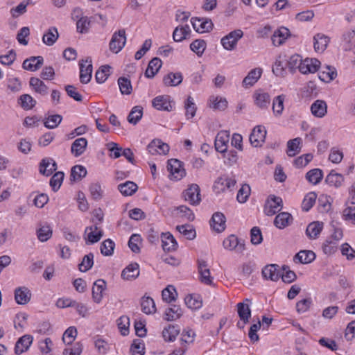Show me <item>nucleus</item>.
<instances>
[{"mask_svg":"<svg viewBox=\"0 0 355 355\" xmlns=\"http://www.w3.org/2000/svg\"><path fill=\"white\" fill-rule=\"evenodd\" d=\"M126 35L125 29H121L114 33L109 44L110 49L114 53L120 52L125 46Z\"/></svg>","mask_w":355,"mask_h":355,"instance_id":"f257e3e1","label":"nucleus"},{"mask_svg":"<svg viewBox=\"0 0 355 355\" xmlns=\"http://www.w3.org/2000/svg\"><path fill=\"white\" fill-rule=\"evenodd\" d=\"M167 169L170 173V179L179 180L186 175L182 162L177 159H171L168 161Z\"/></svg>","mask_w":355,"mask_h":355,"instance_id":"f03ea898","label":"nucleus"},{"mask_svg":"<svg viewBox=\"0 0 355 355\" xmlns=\"http://www.w3.org/2000/svg\"><path fill=\"white\" fill-rule=\"evenodd\" d=\"M267 131L264 126H255L249 137L250 144L255 148L261 147L265 142Z\"/></svg>","mask_w":355,"mask_h":355,"instance_id":"7ed1b4c3","label":"nucleus"},{"mask_svg":"<svg viewBox=\"0 0 355 355\" xmlns=\"http://www.w3.org/2000/svg\"><path fill=\"white\" fill-rule=\"evenodd\" d=\"M243 33L241 29L231 31L228 35L221 39V44L228 51L235 49L238 41L243 37Z\"/></svg>","mask_w":355,"mask_h":355,"instance_id":"20e7f679","label":"nucleus"},{"mask_svg":"<svg viewBox=\"0 0 355 355\" xmlns=\"http://www.w3.org/2000/svg\"><path fill=\"white\" fill-rule=\"evenodd\" d=\"M80 81L83 84H87L90 82L92 73V59L87 58L80 61Z\"/></svg>","mask_w":355,"mask_h":355,"instance_id":"39448f33","label":"nucleus"},{"mask_svg":"<svg viewBox=\"0 0 355 355\" xmlns=\"http://www.w3.org/2000/svg\"><path fill=\"white\" fill-rule=\"evenodd\" d=\"M200 187L196 184H191L183 193L184 200L189 201L191 205H198L201 201Z\"/></svg>","mask_w":355,"mask_h":355,"instance_id":"423d86ee","label":"nucleus"},{"mask_svg":"<svg viewBox=\"0 0 355 355\" xmlns=\"http://www.w3.org/2000/svg\"><path fill=\"white\" fill-rule=\"evenodd\" d=\"M283 207V201L280 197L270 196L267 200L265 213L267 216H273L279 211Z\"/></svg>","mask_w":355,"mask_h":355,"instance_id":"0eeeda50","label":"nucleus"},{"mask_svg":"<svg viewBox=\"0 0 355 355\" xmlns=\"http://www.w3.org/2000/svg\"><path fill=\"white\" fill-rule=\"evenodd\" d=\"M320 65V62L316 58H306L305 60H301L299 71L304 74L308 73L316 72Z\"/></svg>","mask_w":355,"mask_h":355,"instance_id":"6e6552de","label":"nucleus"},{"mask_svg":"<svg viewBox=\"0 0 355 355\" xmlns=\"http://www.w3.org/2000/svg\"><path fill=\"white\" fill-rule=\"evenodd\" d=\"M236 307L238 315L241 321L243 322L242 326H240V322H237L236 326L240 329H243L245 325L249 322V320L251 318L250 305L245 302H239L237 304Z\"/></svg>","mask_w":355,"mask_h":355,"instance_id":"1a4fd4ad","label":"nucleus"},{"mask_svg":"<svg viewBox=\"0 0 355 355\" xmlns=\"http://www.w3.org/2000/svg\"><path fill=\"white\" fill-rule=\"evenodd\" d=\"M223 245L225 249L228 250H236L239 252H242L245 250V244L243 241L241 242L234 234H231L227 237L223 241Z\"/></svg>","mask_w":355,"mask_h":355,"instance_id":"9d476101","label":"nucleus"},{"mask_svg":"<svg viewBox=\"0 0 355 355\" xmlns=\"http://www.w3.org/2000/svg\"><path fill=\"white\" fill-rule=\"evenodd\" d=\"M191 23L193 29L198 33L209 32L213 28V23L211 19L192 17Z\"/></svg>","mask_w":355,"mask_h":355,"instance_id":"9b49d317","label":"nucleus"},{"mask_svg":"<svg viewBox=\"0 0 355 355\" xmlns=\"http://www.w3.org/2000/svg\"><path fill=\"white\" fill-rule=\"evenodd\" d=\"M210 226L216 232L220 233L225 230L226 218L221 212H216L210 220Z\"/></svg>","mask_w":355,"mask_h":355,"instance_id":"f8f14e48","label":"nucleus"},{"mask_svg":"<svg viewBox=\"0 0 355 355\" xmlns=\"http://www.w3.org/2000/svg\"><path fill=\"white\" fill-rule=\"evenodd\" d=\"M198 272L201 282L207 285L212 284V277L210 275V270L207 268V261L202 259L198 260Z\"/></svg>","mask_w":355,"mask_h":355,"instance_id":"ddd939ff","label":"nucleus"},{"mask_svg":"<svg viewBox=\"0 0 355 355\" xmlns=\"http://www.w3.org/2000/svg\"><path fill=\"white\" fill-rule=\"evenodd\" d=\"M170 98V96L167 95L158 96L153 100L152 105L158 110L171 111L172 105Z\"/></svg>","mask_w":355,"mask_h":355,"instance_id":"4468645a","label":"nucleus"},{"mask_svg":"<svg viewBox=\"0 0 355 355\" xmlns=\"http://www.w3.org/2000/svg\"><path fill=\"white\" fill-rule=\"evenodd\" d=\"M57 169V164L52 158H44L40 163V173L50 176Z\"/></svg>","mask_w":355,"mask_h":355,"instance_id":"2eb2a0df","label":"nucleus"},{"mask_svg":"<svg viewBox=\"0 0 355 355\" xmlns=\"http://www.w3.org/2000/svg\"><path fill=\"white\" fill-rule=\"evenodd\" d=\"M31 298V291L25 286L18 287L15 290V300L18 304H26Z\"/></svg>","mask_w":355,"mask_h":355,"instance_id":"dca6fc26","label":"nucleus"},{"mask_svg":"<svg viewBox=\"0 0 355 355\" xmlns=\"http://www.w3.org/2000/svg\"><path fill=\"white\" fill-rule=\"evenodd\" d=\"M106 288V282L98 279L94 282L92 287V298L94 302L100 303L103 298V292Z\"/></svg>","mask_w":355,"mask_h":355,"instance_id":"f3484780","label":"nucleus"},{"mask_svg":"<svg viewBox=\"0 0 355 355\" xmlns=\"http://www.w3.org/2000/svg\"><path fill=\"white\" fill-rule=\"evenodd\" d=\"M262 275L266 279H270L274 282L277 281L281 276L279 266L277 264H269L266 266L262 270Z\"/></svg>","mask_w":355,"mask_h":355,"instance_id":"a211bd4d","label":"nucleus"},{"mask_svg":"<svg viewBox=\"0 0 355 355\" xmlns=\"http://www.w3.org/2000/svg\"><path fill=\"white\" fill-rule=\"evenodd\" d=\"M87 140L84 137L76 139L71 144V153L76 157H80L82 155L87 147Z\"/></svg>","mask_w":355,"mask_h":355,"instance_id":"6ab92c4d","label":"nucleus"},{"mask_svg":"<svg viewBox=\"0 0 355 355\" xmlns=\"http://www.w3.org/2000/svg\"><path fill=\"white\" fill-rule=\"evenodd\" d=\"M43 62V57L32 56L23 62L22 67L26 70L35 71L42 66Z\"/></svg>","mask_w":355,"mask_h":355,"instance_id":"aec40b11","label":"nucleus"},{"mask_svg":"<svg viewBox=\"0 0 355 355\" xmlns=\"http://www.w3.org/2000/svg\"><path fill=\"white\" fill-rule=\"evenodd\" d=\"M162 246L164 251H174L178 248V243L174 236L170 232L162 233Z\"/></svg>","mask_w":355,"mask_h":355,"instance_id":"412c9836","label":"nucleus"},{"mask_svg":"<svg viewBox=\"0 0 355 355\" xmlns=\"http://www.w3.org/2000/svg\"><path fill=\"white\" fill-rule=\"evenodd\" d=\"M33 339L31 335H24L19 338L15 344V353L19 355L27 351L32 344Z\"/></svg>","mask_w":355,"mask_h":355,"instance_id":"4be33fe9","label":"nucleus"},{"mask_svg":"<svg viewBox=\"0 0 355 355\" xmlns=\"http://www.w3.org/2000/svg\"><path fill=\"white\" fill-rule=\"evenodd\" d=\"M236 183L235 179L223 176L217 178L214 182V187L218 191H223L225 189H232L234 187Z\"/></svg>","mask_w":355,"mask_h":355,"instance_id":"5701e85b","label":"nucleus"},{"mask_svg":"<svg viewBox=\"0 0 355 355\" xmlns=\"http://www.w3.org/2000/svg\"><path fill=\"white\" fill-rule=\"evenodd\" d=\"M261 74L262 69L261 68L252 69L243 80V86L245 87H252L261 78Z\"/></svg>","mask_w":355,"mask_h":355,"instance_id":"b1692460","label":"nucleus"},{"mask_svg":"<svg viewBox=\"0 0 355 355\" xmlns=\"http://www.w3.org/2000/svg\"><path fill=\"white\" fill-rule=\"evenodd\" d=\"M290 35V31L286 27L275 31L271 37V40L274 46H279L284 43L288 36Z\"/></svg>","mask_w":355,"mask_h":355,"instance_id":"393cba45","label":"nucleus"},{"mask_svg":"<svg viewBox=\"0 0 355 355\" xmlns=\"http://www.w3.org/2000/svg\"><path fill=\"white\" fill-rule=\"evenodd\" d=\"M228 142V135L223 132L218 133L214 142L216 150L221 153H225L227 149Z\"/></svg>","mask_w":355,"mask_h":355,"instance_id":"a878e982","label":"nucleus"},{"mask_svg":"<svg viewBox=\"0 0 355 355\" xmlns=\"http://www.w3.org/2000/svg\"><path fill=\"white\" fill-rule=\"evenodd\" d=\"M324 223L320 221H313L309 224L306 230V234L310 239L318 237L323 229Z\"/></svg>","mask_w":355,"mask_h":355,"instance_id":"bb28decb","label":"nucleus"},{"mask_svg":"<svg viewBox=\"0 0 355 355\" xmlns=\"http://www.w3.org/2000/svg\"><path fill=\"white\" fill-rule=\"evenodd\" d=\"M139 275V266L137 263H132L125 267L122 272L121 277L123 279H135Z\"/></svg>","mask_w":355,"mask_h":355,"instance_id":"cd10ccee","label":"nucleus"},{"mask_svg":"<svg viewBox=\"0 0 355 355\" xmlns=\"http://www.w3.org/2000/svg\"><path fill=\"white\" fill-rule=\"evenodd\" d=\"M293 216L288 212L278 214L274 220V225L279 229H284L288 226L293 221Z\"/></svg>","mask_w":355,"mask_h":355,"instance_id":"c85d7f7f","label":"nucleus"},{"mask_svg":"<svg viewBox=\"0 0 355 355\" xmlns=\"http://www.w3.org/2000/svg\"><path fill=\"white\" fill-rule=\"evenodd\" d=\"M329 37L327 35L318 33L313 37V47L316 52H323L329 42Z\"/></svg>","mask_w":355,"mask_h":355,"instance_id":"c756f323","label":"nucleus"},{"mask_svg":"<svg viewBox=\"0 0 355 355\" xmlns=\"http://www.w3.org/2000/svg\"><path fill=\"white\" fill-rule=\"evenodd\" d=\"M315 257V254L311 250H301L295 255L293 261L302 264H307L314 261Z\"/></svg>","mask_w":355,"mask_h":355,"instance_id":"7c9ffc66","label":"nucleus"},{"mask_svg":"<svg viewBox=\"0 0 355 355\" xmlns=\"http://www.w3.org/2000/svg\"><path fill=\"white\" fill-rule=\"evenodd\" d=\"M311 113L316 117L324 116L327 112V105L322 100H316L311 106Z\"/></svg>","mask_w":355,"mask_h":355,"instance_id":"2f4dec72","label":"nucleus"},{"mask_svg":"<svg viewBox=\"0 0 355 355\" xmlns=\"http://www.w3.org/2000/svg\"><path fill=\"white\" fill-rule=\"evenodd\" d=\"M191 29L189 25L177 26L173 33V39L175 42H180L186 40L190 35Z\"/></svg>","mask_w":355,"mask_h":355,"instance_id":"473e14b6","label":"nucleus"},{"mask_svg":"<svg viewBox=\"0 0 355 355\" xmlns=\"http://www.w3.org/2000/svg\"><path fill=\"white\" fill-rule=\"evenodd\" d=\"M302 139L300 137H296L293 139H290L287 142L286 153L289 157L295 156L301 151V144Z\"/></svg>","mask_w":355,"mask_h":355,"instance_id":"72a5a7b5","label":"nucleus"},{"mask_svg":"<svg viewBox=\"0 0 355 355\" xmlns=\"http://www.w3.org/2000/svg\"><path fill=\"white\" fill-rule=\"evenodd\" d=\"M29 85L36 93L40 95L45 96L48 94V87L38 78H31Z\"/></svg>","mask_w":355,"mask_h":355,"instance_id":"f704fd0d","label":"nucleus"},{"mask_svg":"<svg viewBox=\"0 0 355 355\" xmlns=\"http://www.w3.org/2000/svg\"><path fill=\"white\" fill-rule=\"evenodd\" d=\"M162 64V60L159 58H153L148 63V67L145 71V76L148 78H153L159 71Z\"/></svg>","mask_w":355,"mask_h":355,"instance_id":"c9c22d12","label":"nucleus"},{"mask_svg":"<svg viewBox=\"0 0 355 355\" xmlns=\"http://www.w3.org/2000/svg\"><path fill=\"white\" fill-rule=\"evenodd\" d=\"M182 75L180 72L168 73L163 78L164 84L167 87H175L182 82Z\"/></svg>","mask_w":355,"mask_h":355,"instance_id":"e433bc0d","label":"nucleus"},{"mask_svg":"<svg viewBox=\"0 0 355 355\" xmlns=\"http://www.w3.org/2000/svg\"><path fill=\"white\" fill-rule=\"evenodd\" d=\"M254 103L261 109L267 108L270 103V95L268 93L257 92L254 94Z\"/></svg>","mask_w":355,"mask_h":355,"instance_id":"4c0bfd02","label":"nucleus"},{"mask_svg":"<svg viewBox=\"0 0 355 355\" xmlns=\"http://www.w3.org/2000/svg\"><path fill=\"white\" fill-rule=\"evenodd\" d=\"M183 314V311L180 306L172 305L166 309L164 319L167 321H173L179 319Z\"/></svg>","mask_w":355,"mask_h":355,"instance_id":"58836bf2","label":"nucleus"},{"mask_svg":"<svg viewBox=\"0 0 355 355\" xmlns=\"http://www.w3.org/2000/svg\"><path fill=\"white\" fill-rule=\"evenodd\" d=\"M59 37V33L57 28L54 26L50 27L42 37L43 42L48 45H53Z\"/></svg>","mask_w":355,"mask_h":355,"instance_id":"ea45409f","label":"nucleus"},{"mask_svg":"<svg viewBox=\"0 0 355 355\" xmlns=\"http://www.w3.org/2000/svg\"><path fill=\"white\" fill-rule=\"evenodd\" d=\"M180 331V329L178 325L169 324L163 329L162 336L164 340L172 342L175 340Z\"/></svg>","mask_w":355,"mask_h":355,"instance_id":"a19ab883","label":"nucleus"},{"mask_svg":"<svg viewBox=\"0 0 355 355\" xmlns=\"http://www.w3.org/2000/svg\"><path fill=\"white\" fill-rule=\"evenodd\" d=\"M287 67L286 64V56L279 55L278 58L276 60L275 63L272 67V72L279 76H284L286 73L285 69Z\"/></svg>","mask_w":355,"mask_h":355,"instance_id":"79ce46f5","label":"nucleus"},{"mask_svg":"<svg viewBox=\"0 0 355 355\" xmlns=\"http://www.w3.org/2000/svg\"><path fill=\"white\" fill-rule=\"evenodd\" d=\"M118 189L123 196H132L137 191L138 186L132 181H126L124 183L119 184Z\"/></svg>","mask_w":355,"mask_h":355,"instance_id":"37998d69","label":"nucleus"},{"mask_svg":"<svg viewBox=\"0 0 355 355\" xmlns=\"http://www.w3.org/2000/svg\"><path fill=\"white\" fill-rule=\"evenodd\" d=\"M337 76V71L334 67L327 66L326 70L320 71L318 77L320 80L324 83H329L334 80Z\"/></svg>","mask_w":355,"mask_h":355,"instance_id":"c03bdc74","label":"nucleus"},{"mask_svg":"<svg viewBox=\"0 0 355 355\" xmlns=\"http://www.w3.org/2000/svg\"><path fill=\"white\" fill-rule=\"evenodd\" d=\"M141 306L142 311L146 314H152L156 311L155 302L153 298L150 297H142Z\"/></svg>","mask_w":355,"mask_h":355,"instance_id":"a18cd8bd","label":"nucleus"},{"mask_svg":"<svg viewBox=\"0 0 355 355\" xmlns=\"http://www.w3.org/2000/svg\"><path fill=\"white\" fill-rule=\"evenodd\" d=\"M323 178L322 171L320 168H314L308 171L306 174V179L313 184H318Z\"/></svg>","mask_w":355,"mask_h":355,"instance_id":"49530a36","label":"nucleus"},{"mask_svg":"<svg viewBox=\"0 0 355 355\" xmlns=\"http://www.w3.org/2000/svg\"><path fill=\"white\" fill-rule=\"evenodd\" d=\"M343 180V176L340 173H335L334 171H331L325 178V182L327 184L330 186H334L335 187L341 186Z\"/></svg>","mask_w":355,"mask_h":355,"instance_id":"de8ad7c7","label":"nucleus"},{"mask_svg":"<svg viewBox=\"0 0 355 355\" xmlns=\"http://www.w3.org/2000/svg\"><path fill=\"white\" fill-rule=\"evenodd\" d=\"M143 107L141 106H135L131 110L128 116V121L130 123L136 125L142 118Z\"/></svg>","mask_w":355,"mask_h":355,"instance_id":"09e8293b","label":"nucleus"},{"mask_svg":"<svg viewBox=\"0 0 355 355\" xmlns=\"http://www.w3.org/2000/svg\"><path fill=\"white\" fill-rule=\"evenodd\" d=\"M94 265V254L92 252L85 255L80 263L78 264V269L80 272H85L90 270Z\"/></svg>","mask_w":355,"mask_h":355,"instance_id":"8fccbe9b","label":"nucleus"},{"mask_svg":"<svg viewBox=\"0 0 355 355\" xmlns=\"http://www.w3.org/2000/svg\"><path fill=\"white\" fill-rule=\"evenodd\" d=\"M87 175L86 168L81 165H76L71 170L70 180L71 181L80 180Z\"/></svg>","mask_w":355,"mask_h":355,"instance_id":"3c124183","label":"nucleus"},{"mask_svg":"<svg viewBox=\"0 0 355 355\" xmlns=\"http://www.w3.org/2000/svg\"><path fill=\"white\" fill-rule=\"evenodd\" d=\"M184 302L188 308L191 309H198L202 306V301L199 296L189 295Z\"/></svg>","mask_w":355,"mask_h":355,"instance_id":"603ef678","label":"nucleus"},{"mask_svg":"<svg viewBox=\"0 0 355 355\" xmlns=\"http://www.w3.org/2000/svg\"><path fill=\"white\" fill-rule=\"evenodd\" d=\"M111 67L109 65H103L96 72L95 78L98 83H104L111 73Z\"/></svg>","mask_w":355,"mask_h":355,"instance_id":"864d4df0","label":"nucleus"},{"mask_svg":"<svg viewBox=\"0 0 355 355\" xmlns=\"http://www.w3.org/2000/svg\"><path fill=\"white\" fill-rule=\"evenodd\" d=\"M19 101L21 107L26 110H31L36 105V101L29 94H22Z\"/></svg>","mask_w":355,"mask_h":355,"instance_id":"5fc2aeb1","label":"nucleus"},{"mask_svg":"<svg viewBox=\"0 0 355 355\" xmlns=\"http://www.w3.org/2000/svg\"><path fill=\"white\" fill-rule=\"evenodd\" d=\"M207 43L204 40L198 39L194 40L190 44L191 50L196 53L198 56H201L206 49Z\"/></svg>","mask_w":355,"mask_h":355,"instance_id":"6e6d98bb","label":"nucleus"},{"mask_svg":"<svg viewBox=\"0 0 355 355\" xmlns=\"http://www.w3.org/2000/svg\"><path fill=\"white\" fill-rule=\"evenodd\" d=\"M177 295L175 287L171 285L168 286L162 292L163 300L168 303L175 301Z\"/></svg>","mask_w":355,"mask_h":355,"instance_id":"4d7b16f0","label":"nucleus"},{"mask_svg":"<svg viewBox=\"0 0 355 355\" xmlns=\"http://www.w3.org/2000/svg\"><path fill=\"white\" fill-rule=\"evenodd\" d=\"M317 198V195L315 192H310L304 197L302 203V209L308 211L312 208L314 205L315 200Z\"/></svg>","mask_w":355,"mask_h":355,"instance_id":"13d9d810","label":"nucleus"},{"mask_svg":"<svg viewBox=\"0 0 355 355\" xmlns=\"http://www.w3.org/2000/svg\"><path fill=\"white\" fill-rule=\"evenodd\" d=\"M285 96L282 94L276 96L272 102V110L275 115H281L284 110Z\"/></svg>","mask_w":355,"mask_h":355,"instance_id":"bf43d9fd","label":"nucleus"},{"mask_svg":"<svg viewBox=\"0 0 355 355\" xmlns=\"http://www.w3.org/2000/svg\"><path fill=\"white\" fill-rule=\"evenodd\" d=\"M118 85L122 94H130L132 90L130 80L125 77L118 79Z\"/></svg>","mask_w":355,"mask_h":355,"instance_id":"052dcab7","label":"nucleus"},{"mask_svg":"<svg viewBox=\"0 0 355 355\" xmlns=\"http://www.w3.org/2000/svg\"><path fill=\"white\" fill-rule=\"evenodd\" d=\"M115 248L114 242L107 239L105 240L101 245V252L104 256H111Z\"/></svg>","mask_w":355,"mask_h":355,"instance_id":"680f3d73","label":"nucleus"},{"mask_svg":"<svg viewBox=\"0 0 355 355\" xmlns=\"http://www.w3.org/2000/svg\"><path fill=\"white\" fill-rule=\"evenodd\" d=\"M62 117L60 114L50 115L46 118L44 124L49 129H53L61 123Z\"/></svg>","mask_w":355,"mask_h":355,"instance_id":"e2e57ef3","label":"nucleus"},{"mask_svg":"<svg viewBox=\"0 0 355 355\" xmlns=\"http://www.w3.org/2000/svg\"><path fill=\"white\" fill-rule=\"evenodd\" d=\"M282 270L283 272L281 273L280 277L282 278L284 282L290 284L294 282L297 278L295 272L291 270L288 266H283Z\"/></svg>","mask_w":355,"mask_h":355,"instance_id":"0e129e2a","label":"nucleus"},{"mask_svg":"<svg viewBox=\"0 0 355 355\" xmlns=\"http://www.w3.org/2000/svg\"><path fill=\"white\" fill-rule=\"evenodd\" d=\"M176 229L180 234L185 236L187 239L192 240L196 238V231L189 225H178Z\"/></svg>","mask_w":355,"mask_h":355,"instance_id":"69168bd1","label":"nucleus"},{"mask_svg":"<svg viewBox=\"0 0 355 355\" xmlns=\"http://www.w3.org/2000/svg\"><path fill=\"white\" fill-rule=\"evenodd\" d=\"M132 355H144L145 347L143 340L135 339L130 347Z\"/></svg>","mask_w":355,"mask_h":355,"instance_id":"338daca9","label":"nucleus"},{"mask_svg":"<svg viewBox=\"0 0 355 355\" xmlns=\"http://www.w3.org/2000/svg\"><path fill=\"white\" fill-rule=\"evenodd\" d=\"M64 174L62 171L56 172L50 180V186L54 191H58L63 181Z\"/></svg>","mask_w":355,"mask_h":355,"instance_id":"774afa93","label":"nucleus"}]
</instances>
